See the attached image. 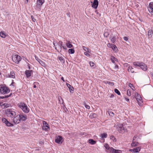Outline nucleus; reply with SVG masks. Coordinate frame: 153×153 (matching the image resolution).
Wrapping results in <instances>:
<instances>
[{
  "label": "nucleus",
  "mask_w": 153,
  "mask_h": 153,
  "mask_svg": "<svg viewBox=\"0 0 153 153\" xmlns=\"http://www.w3.org/2000/svg\"><path fill=\"white\" fill-rule=\"evenodd\" d=\"M10 90L6 85H0V94H5L8 93Z\"/></svg>",
  "instance_id": "1"
},
{
  "label": "nucleus",
  "mask_w": 153,
  "mask_h": 153,
  "mask_svg": "<svg viewBox=\"0 0 153 153\" xmlns=\"http://www.w3.org/2000/svg\"><path fill=\"white\" fill-rule=\"evenodd\" d=\"M17 105L22 109L24 112L27 113L29 112V109L24 102H19L17 104Z\"/></svg>",
  "instance_id": "2"
},
{
  "label": "nucleus",
  "mask_w": 153,
  "mask_h": 153,
  "mask_svg": "<svg viewBox=\"0 0 153 153\" xmlns=\"http://www.w3.org/2000/svg\"><path fill=\"white\" fill-rule=\"evenodd\" d=\"M133 64L135 66L140 67L144 71H146L147 70L146 66L143 63L139 62H133Z\"/></svg>",
  "instance_id": "3"
},
{
  "label": "nucleus",
  "mask_w": 153,
  "mask_h": 153,
  "mask_svg": "<svg viewBox=\"0 0 153 153\" xmlns=\"http://www.w3.org/2000/svg\"><path fill=\"white\" fill-rule=\"evenodd\" d=\"M117 129L120 133H123L127 131V129L125 128L121 124H117Z\"/></svg>",
  "instance_id": "4"
},
{
  "label": "nucleus",
  "mask_w": 153,
  "mask_h": 153,
  "mask_svg": "<svg viewBox=\"0 0 153 153\" xmlns=\"http://www.w3.org/2000/svg\"><path fill=\"white\" fill-rule=\"evenodd\" d=\"M12 58L13 61L17 64L19 63L22 59L21 57L17 54L13 55Z\"/></svg>",
  "instance_id": "5"
},
{
  "label": "nucleus",
  "mask_w": 153,
  "mask_h": 153,
  "mask_svg": "<svg viewBox=\"0 0 153 153\" xmlns=\"http://www.w3.org/2000/svg\"><path fill=\"white\" fill-rule=\"evenodd\" d=\"M6 114L8 116L13 118L16 115L15 112L11 109H7L5 111Z\"/></svg>",
  "instance_id": "6"
},
{
  "label": "nucleus",
  "mask_w": 153,
  "mask_h": 153,
  "mask_svg": "<svg viewBox=\"0 0 153 153\" xmlns=\"http://www.w3.org/2000/svg\"><path fill=\"white\" fill-rule=\"evenodd\" d=\"M133 97H135L136 98L138 104L140 105H141L142 103V98L140 95L138 94L137 92H135Z\"/></svg>",
  "instance_id": "7"
},
{
  "label": "nucleus",
  "mask_w": 153,
  "mask_h": 153,
  "mask_svg": "<svg viewBox=\"0 0 153 153\" xmlns=\"http://www.w3.org/2000/svg\"><path fill=\"white\" fill-rule=\"evenodd\" d=\"M2 122L5 123L6 126H13L14 125L12 123H10L9 121H8L5 118H3L2 119Z\"/></svg>",
  "instance_id": "8"
},
{
  "label": "nucleus",
  "mask_w": 153,
  "mask_h": 153,
  "mask_svg": "<svg viewBox=\"0 0 153 153\" xmlns=\"http://www.w3.org/2000/svg\"><path fill=\"white\" fill-rule=\"evenodd\" d=\"M44 2V0H37L36 2V7L39 9H40Z\"/></svg>",
  "instance_id": "9"
},
{
  "label": "nucleus",
  "mask_w": 153,
  "mask_h": 153,
  "mask_svg": "<svg viewBox=\"0 0 153 153\" xmlns=\"http://www.w3.org/2000/svg\"><path fill=\"white\" fill-rule=\"evenodd\" d=\"M148 9L149 13L153 15V2H151L149 4Z\"/></svg>",
  "instance_id": "10"
},
{
  "label": "nucleus",
  "mask_w": 153,
  "mask_h": 153,
  "mask_svg": "<svg viewBox=\"0 0 153 153\" xmlns=\"http://www.w3.org/2000/svg\"><path fill=\"white\" fill-rule=\"evenodd\" d=\"M43 126L42 127L43 130L45 131H48V129L49 128L48 124L45 121H43Z\"/></svg>",
  "instance_id": "11"
},
{
  "label": "nucleus",
  "mask_w": 153,
  "mask_h": 153,
  "mask_svg": "<svg viewBox=\"0 0 153 153\" xmlns=\"http://www.w3.org/2000/svg\"><path fill=\"white\" fill-rule=\"evenodd\" d=\"M15 74L13 71H10V74H8L5 75V76L7 77H11L13 78H15Z\"/></svg>",
  "instance_id": "12"
},
{
  "label": "nucleus",
  "mask_w": 153,
  "mask_h": 153,
  "mask_svg": "<svg viewBox=\"0 0 153 153\" xmlns=\"http://www.w3.org/2000/svg\"><path fill=\"white\" fill-rule=\"evenodd\" d=\"M55 141L57 143L61 144L62 142V136H58L56 139Z\"/></svg>",
  "instance_id": "13"
},
{
  "label": "nucleus",
  "mask_w": 153,
  "mask_h": 153,
  "mask_svg": "<svg viewBox=\"0 0 153 153\" xmlns=\"http://www.w3.org/2000/svg\"><path fill=\"white\" fill-rule=\"evenodd\" d=\"M98 5V1L97 0H94L92 4V7L96 9Z\"/></svg>",
  "instance_id": "14"
},
{
  "label": "nucleus",
  "mask_w": 153,
  "mask_h": 153,
  "mask_svg": "<svg viewBox=\"0 0 153 153\" xmlns=\"http://www.w3.org/2000/svg\"><path fill=\"white\" fill-rule=\"evenodd\" d=\"M20 120L18 116L14 117L13 119V121L15 124H18L20 122Z\"/></svg>",
  "instance_id": "15"
},
{
  "label": "nucleus",
  "mask_w": 153,
  "mask_h": 153,
  "mask_svg": "<svg viewBox=\"0 0 153 153\" xmlns=\"http://www.w3.org/2000/svg\"><path fill=\"white\" fill-rule=\"evenodd\" d=\"M19 117L20 120L25 121L27 119L26 115H24L22 114H19Z\"/></svg>",
  "instance_id": "16"
},
{
  "label": "nucleus",
  "mask_w": 153,
  "mask_h": 153,
  "mask_svg": "<svg viewBox=\"0 0 153 153\" xmlns=\"http://www.w3.org/2000/svg\"><path fill=\"white\" fill-rule=\"evenodd\" d=\"M140 147H138L133 149H130L129 151L133 152H138L140 151Z\"/></svg>",
  "instance_id": "17"
},
{
  "label": "nucleus",
  "mask_w": 153,
  "mask_h": 153,
  "mask_svg": "<svg viewBox=\"0 0 153 153\" xmlns=\"http://www.w3.org/2000/svg\"><path fill=\"white\" fill-rule=\"evenodd\" d=\"M35 57L36 60L39 62L40 64L42 65V66H44L45 65V63L44 62L42 61L40 59H39L37 56H35Z\"/></svg>",
  "instance_id": "18"
},
{
  "label": "nucleus",
  "mask_w": 153,
  "mask_h": 153,
  "mask_svg": "<svg viewBox=\"0 0 153 153\" xmlns=\"http://www.w3.org/2000/svg\"><path fill=\"white\" fill-rule=\"evenodd\" d=\"M65 45L68 48H71L73 47V45L71 44V42L69 41H66Z\"/></svg>",
  "instance_id": "19"
},
{
  "label": "nucleus",
  "mask_w": 153,
  "mask_h": 153,
  "mask_svg": "<svg viewBox=\"0 0 153 153\" xmlns=\"http://www.w3.org/2000/svg\"><path fill=\"white\" fill-rule=\"evenodd\" d=\"M149 38H152L153 36V30H149L148 31Z\"/></svg>",
  "instance_id": "20"
},
{
  "label": "nucleus",
  "mask_w": 153,
  "mask_h": 153,
  "mask_svg": "<svg viewBox=\"0 0 153 153\" xmlns=\"http://www.w3.org/2000/svg\"><path fill=\"white\" fill-rule=\"evenodd\" d=\"M65 57L64 56H58V59L62 63H64L65 62Z\"/></svg>",
  "instance_id": "21"
},
{
  "label": "nucleus",
  "mask_w": 153,
  "mask_h": 153,
  "mask_svg": "<svg viewBox=\"0 0 153 153\" xmlns=\"http://www.w3.org/2000/svg\"><path fill=\"white\" fill-rule=\"evenodd\" d=\"M32 71V70H26L25 74L27 77L28 78L31 76V73Z\"/></svg>",
  "instance_id": "22"
},
{
  "label": "nucleus",
  "mask_w": 153,
  "mask_h": 153,
  "mask_svg": "<svg viewBox=\"0 0 153 153\" xmlns=\"http://www.w3.org/2000/svg\"><path fill=\"white\" fill-rule=\"evenodd\" d=\"M100 137L102 138H106L107 137V134L106 133L101 134Z\"/></svg>",
  "instance_id": "23"
},
{
  "label": "nucleus",
  "mask_w": 153,
  "mask_h": 153,
  "mask_svg": "<svg viewBox=\"0 0 153 153\" xmlns=\"http://www.w3.org/2000/svg\"><path fill=\"white\" fill-rule=\"evenodd\" d=\"M108 47L111 48L114 51L115 50V45L113 44L108 43L107 45Z\"/></svg>",
  "instance_id": "24"
},
{
  "label": "nucleus",
  "mask_w": 153,
  "mask_h": 153,
  "mask_svg": "<svg viewBox=\"0 0 153 153\" xmlns=\"http://www.w3.org/2000/svg\"><path fill=\"white\" fill-rule=\"evenodd\" d=\"M128 70L129 72H131V73H133L134 72L133 68L131 66L128 67Z\"/></svg>",
  "instance_id": "25"
},
{
  "label": "nucleus",
  "mask_w": 153,
  "mask_h": 153,
  "mask_svg": "<svg viewBox=\"0 0 153 153\" xmlns=\"http://www.w3.org/2000/svg\"><path fill=\"white\" fill-rule=\"evenodd\" d=\"M13 95L12 93H10L9 95H5L4 96L0 97V99H4L10 97L11 96Z\"/></svg>",
  "instance_id": "26"
},
{
  "label": "nucleus",
  "mask_w": 153,
  "mask_h": 153,
  "mask_svg": "<svg viewBox=\"0 0 153 153\" xmlns=\"http://www.w3.org/2000/svg\"><path fill=\"white\" fill-rule=\"evenodd\" d=\"M89 143L92 145H94L95 144L96 141L94 140L93 139H90L88 140Z\"/></svg>",
  "instance_id": "27"
},
{
  "label": "nucleus",
  "mask_w": 153,
  "mask_h": 153,
  "mask_svg": "<svg viewBox=\"0 0 153 153\" xmlns=\"http://www.w3.org/2000/svg\"><path fill=\"white\" fill-rule=\"evenodd\" d=\"M0 36L2 38H4L6 37V35L4 32L1 31L0 32Z\"/></svg>",
  "instance_id": "28"
},
{
  "label": "nucleus",
  "mask_w": 153,
  "mask_h": 153,
  "mask_svg": "<svg viewBox=\"0 0 153 153\" xmlns=\"http://www.w3.org/2000/svg\"><path fill=\"white\" fill-rule=\"evenodd\" d=\"M138 144V142L133 141L132 143H131V145L132 146L134 147L137 146V144Z\"/></svg>",
  "instance_id": "29"
},
{
  "label": "nucleus",
  "mask_w": 153,
  "mask_h": 153,
  "mask_svg": "<svg viewBox=\"0 0 153 153\" xmlns=\"http://www.w3.org/2000/svg\"><path fill=\"white\" fill-rule=\"evenodd\" d=\"M109 114L110 116L113 117L114 115V112L112 111V110H109L108 111Z\"/></svg>",
  "instance_id": "30"
},
{
  "label": "nucleus",
  "mask_w": 153,
  "mask_h": 153,
  "mask_svg": "<svg viewBox=\"0 0 153 153\" xmlns=\"http://www.w3.org/2000/svg\"><path fill=\"white\" fill-rule=\"evenodd\" d=\"M82 48L83 50H84V51H85L88 52H90V50L88 48H86L85 46H83L82 47Z\"/></svg>",
  "instance_id": "31"
},
{
  "label": "nucleus",
  "mask_w": 153,
  "mask_h": 153,
  "mask_svg": "<svg viewBox=\"0 0 153 153\" xmlns=\"http://www.w3.org/2000/svg\"><path fill=\"white\" fill-rule=\"evenodd\" d=\"M68 52L70 53L73 54L74 53V50L73 48L70 49L68 50Z\"/></svg>",
  "instance_id": "32"
},
{
  "label": "nucleus",
  "mask_w": 153,
  "mask_h": 153,
  "mask_svg": "<svg viewBox=\"0 0 153 153\" xmlns=\"http://www.w3.org/2000/svg\"><path fill=\"white\" fill-rule=\"evenodd\" d=\"M109 151L111 153H115V149L112 147L109 148Z\"/></svg>",
  "instance_id": "33"
},
{
  "label": "nucleus",
  "mask_w": 153,
  "mask_h": 153,
  "mask_svg": "<svg viewBox=\"0 0 153 153\" xmlns=\"http://www.w3.org/2000/svg\"><path fill=\"white\" fill-rule=\"evenodd\" d=\"M68 88H69L70 92L73 93L74 90L73 87L71 85V86L68 87Z\"/></svg>",
  "instance_id": "34"
},
{
  "label": "nucleus",
  "mask_w": 153,
  "mask_h": 153,
  "mask_svg": "<svg viewBox=\"0 0 153 153\" xmlns=\"http://www.w3.org/2000/svg\"><path fill=\"white\" fill-rule=\"evenodd\" d=\"M62 46H59L58 49L57 50V51L59 52H60L62 51ZM55 49L57 50V48L55 47Z\"/></svg>",
  "instance_id": "35"
},
{
  "label": "nucleus",
  "mask_w": 153,
  "mask_h": 153,
  "mask_svg": "<svg viewBox=\"0 0 153 153\" xmlns=\"http://www.w3.org/2000/svg\"><path fill=\"white\" fill-rule=\"evenodd\" d=\"M109 34V33L108 32H106L104 33V36L105 37H107L108 36Z\"/></svg>",
  "instance_id": "36"
},
{
  "label": "nucleus",
  "mask_w": 153,
  "mask_h": 153,
  "mask_svg": "<svg viewBox=\"0 0 153 153\" xmlns=\"http://www.w3.org/2000/svg\"><path fill=\"white\" fill-rule=\"evenodd\" d=\"M104 146H105V148L106 149H109L110 147H109V146L108 145V144H107V143L105 144Z\"/></svg>",
  "instance_id": "37"
},
{
  "label": "nucleus",
  "mask_w": 153,
  "mask_h": 153,
  "mask_svg": "<svg viewBox=\"0 0 153 153\" xmlns=\"http://www.w3.org/2000/svg\"><path fill=\"white\" fill-rule=\"evenodd\" d=\"M115 93H116V94H117L118 95H120V92L117 89H116L115 88Z\"/></svg>",
  "instance_id": "38"
},
{
  "label": "nucleus",
  "mask_w": 153,
  "mask_h": 153,
  "mask_svg": "<svg viewBox=\"0 0 153 153\" xmlns=\"http://www.w3.org/2000/svg\"><path fill=\"white\" fill-rule=\"evenodd\" d=\"M10 104H7V103H4L3 104V105H4L5 107L7 108L10 106Z\"/></svg>",
  "instance_id": "39"
},
{
  "label": "nucleus",
  "mask_w": 153,
  "mask_h": 153,
  "mask_svg": "<svg viewBox=\"0 0 153 153\" xmlns=\"http://www.w3.org/2000/svg\"><path fill=\"white\" fill-rule=\"evenodd\" d=\"M89 64L91 66L93 67L94 66V63L92 61H90L89 62Z\"/></svg>",
  "instance_id": "40"
},
{
  "label": "nucleus",
  "mask_w": 153,
  "mask_h": 153,
  "mask_svg": "<svg viewBox=\"0 0 153 153\" xmlns=\"http://www.w3.org/2000/svg\"><path fill=\"white\" fill-rule=\"evenodd\" d=\"M127 95L128 96H131V91L130 90H127Z\"/></svg>",
  "instance_id": "41"
},
{
  "label": "nucleus",
  "mask_w": 153,
  "mask_h": 153,
  "mask_svg": "<svg viewBox=\"0 0 153 153\" xmlns=\"http://www.w3.org/2000/svg\"><path fill=\"white\" fill-rule=\"evenodd\" d=\"M115 70H116L117 71H118L117 70V69H120V68H121L120 67H119L117 65H115Z\"/></svg>",
  "instance_id": "42"
},
{
  "label": "nucleus",
  "mask_w": 153,
  "mask_h": 153,
  "mask_svg": "<svg viewBox=\"0 0 153 153\" xmlns=\"http://www.w3.org/2000/svg\"><path fill=\"white\" fill-rule=\"evenodd\" d=\"M62 41H59V43H58V45H59V46H63V45H62Z\"/></svg>",
  "instance_id": "43"
},
{
  "label": "nucleus",
  "mask_w": 153,
  "mask_h": 153,
  "mask_svg": "<svg viewBox=\"0 0 153 153\" xmlns=\"http://www.w3.org/2000/svg\"><path fill=\"white\" fill-rule=\"evenodd\" d=\"M107 83L111 85H114V83L113 82L110 81H107Z\"/></svg>",
  "instance_id": "44"
},
{
  "label": "nucleus",
  "mask_w": 153,
  "mask_h": 153,
  "mask_svg": "<svg viewBox=\"0 0 153 153\" xmlns=\"http://www.w3.org/2000/svg\"><path fill=\"white\" fill-rule=\"evenodd\" d=\"M111 60L112 62L113 63H115V57L114 56H112V57L111 58Z\"/></svg>",
  "instance_id": "45"
},
{
  "label": "nucleus",
  "mask_w": 153,
  "mask_h": 153,
  "mask_svg": "<svg viewBox=\"0 0 153 153\" xmlns=\"http://www.w3.org/2000/svg\"><path fill=\"white\" fill-rule=\"evenodd\" d=\"M121 150L115 149V153H121Z\"/></svg>",
  "instance_id": "46"
},
{
  "label": "nucleus",
  "mask_w": 153,
  "mask_h": 153,
  "mask_svg": "<svg viewBox=\"0 0 153 153\" xmlns=\"http://www.w3.org/2000/svg\"><path fill=\"white\" fill-rule=\"evenodd\" d=\"M31 19H32V20L33 21V22H35L36 20V19H34V17H33V16L32 15L31 16Z\"/></svg>",
  "instance_id": "47"
},
{
  "label": "nucleus",
  "mask_w": 153,
  "mask_h": 153,
  "mask_svg": "<svg viewBox=\"0 0 153 153\" xmlns=\"http://www.w3.org/2000/svg\"><path fill=\"white\" fill-rule=\"evenodd\" d=\"M84 54L86 56H88V57L90 56V55L89 53H88L87 52H84Z\"/></svg>",
  "instance_id": "48"
},
{
  "label": "nucleus",
  "mask_w": 153,
  "mask_h": 153,
  "mask_svg": "<svg viewBox=\"0 0 153 153\" xmlns=\"http://www.w3.org/2000/svg\"><path fill=\"white\" fill-rule=\"evenodd\" d=\"M85 107L86 108H87L88 109H90V107L88 105L85 104Z\"/></svg>",
  "instance_id": "49"
},
{
  "label": "nucleus",
  "mask_w": 153,
  "mask_h": 153,
  "mask_svg": "<svg viewBox=\"0 0 153 153\" xmlns=\"http://www.w3.org/2000/svg\"><path fill=\"white\" fill-rule=\"evenodd\" d=\"M123 39L126 41H127L128 39V38L126 36H125L123 37Z\"/></svg>",
  "instance_id": "50"
},
{
  "label": "nucleus",
  "mask_w": 153,
  "mask_h": 153,
  "mask_svg": "<svg viewBox=\"0 0 153 153\" xmlns=\"http://www.w3.org/2000/svg\"><path fill=\"white\" fill-rule=\"evenodd\" d=\"M124 98L125 100H126V101H128V102L129 101V99L127 98L126 97H124Z\"/></svg>",
  "instance_id": "51"
},
{
  "label": "nucleus",
  "mask_w": 153,
  "mask_h": 153,
  "mask_svg": "<svg viewBox=\"0 0 153 153\" xmlns=\"http://www.w3.org/2000/svg\"><path fill=\"white\" fill-rule=\"evenodd\" d=\"M44 143V141H40L39 142V143L42 145Z\"/></svg>",
  "instance_id": "52"
},
{
  "label": "nucleus",
  "mask_w": 153,
  "mask_h": 153,
  "mask_svg": "<svg viewBox=\"0 0 153 153\" xmlns=\"http://www.w3.org/2000/svg\"><path fill=\"white\" fill-rule=\"evenodd\" d=\"M62 48H63V49L64 50H66L67 49V48H66V46H62Z\"/></svg>",
  "instance_id": "53"
},
{
  "label": "nucleus",
  "mask_w": 153,
  "mask_h": 153,
  "mask_svg": "<svg viewBox=\"0 0 153 153\" xmlns=\"http://www.w3.org/2000/svg\"><path fill=\"white\" fill-rule=\"evenodd\" d=\"M67 86L68 87L71 86V85L69 84L66 83V84Z\"/></svg>",
  "instance_id": "54"
},
{
  "label": "nucleus",
  "mask_w": 153,
  "mask_h": 153,
  "mask_svg": "<svg viewBox=\"0 0 153 153\" xmlns=\"http://www.w3.org/2000/svg\"><path fill=\"white\" fill-rule=\"evenodd\" d=\"M137 138V137L134 136L133 138V140H135V139Z\"/></svg>",
  "instance_id": "55"
},
{
  "label": "nucleus",
  "mask_w": 153,
  "mask_h": 153,
  "mask_svg": "<svg viewBox=\"0 0 153 153\" xmlns=\"http://www.w3.org/2000/svg\"><path fill=\"white\" fill-rule=\"evenodd\" d=\"M61 79L63 81V82H65V80H64V78L63 77H62L61 78Z\"/></svg>",
  "instance_id": "56"
},
{
  "label": "nucleus",
  "mask_w": 153,
  "mask_h": 153,
  "mask_svg": "<svg viewBox=\"0 0 153 153\" xmlns=\"http://www.w3.org/2000/svg\"><path fill=\"white\" fill-rule=\"evenodd\" d=\"M129 86L131 87V86H133L131 84H129Z\"/></svg>",
  "instance_id": "57"
},
{
  "label": "nucleus",
  "mask_w": 153,
  "mask_h": 153,
  "mask_svg": "<svg viewBox=\"0 0 153 153\" xmlns=\"http://www.w3.org/2000/svg\"><path fill=\"white\" fill-rule=\"evenodd\" d=\"M114 96V95L113 94H112L111 95L110 97L112 98V97H113Z\"/></svg>",
  "instance_id": "58"
},
{
  "label": "nucleus",
  "mask_w": 153,
  "mask_h": 153,
  "mask_svg": "<svg viewBox=\"0 0 153 153\" xmlns=\"http://www.w3.org/2000/svg\"><path fill=\"white\" fill-rule=\"evenodd\" d=\"M36 88V86L35 85H33V88Z\"/></svg>",
  "instance_id": "59"
},
{
  "label": "nucleus",
  "mask_w": 153,
  "mask_h": 153,
  "mask_svg": "<svg viewBox=\"0 0 153 153\" xmlns=\"http://www.w3.org/2000/svg\"><path fill=\"white\" fill-rule=\"evenodd\" d=\"M30 64H28V68L29 69H30Z\"/></svg>",
  "instance_id": "60"
},
{
  "label": "nucleus",
  "mask_w": 153,
  "mask_h": 153,
  "mask_svg": "<svg viewBox=\"0 0 153 153\" xmlns=\"http://www.w3.org/2000/svg\"><path fill=\"white\" fill-rule=\"evenodd\" d=\"M26 1H27V2H28V0H26Z\"/></svg>",
  "instance_id": "61"
},
{
  "label": "nucleus",
  "mask_w": 153,
  "mask_h": 153,
  "mask_svg": "<svg viewBox=\"0 0 153 153\" xmlns=\"http://www.w3.org/2000/svg\"><path fill=\"white\" fill-rule=\"evenodd\" d=\"M53 45H54V46H55V43H54V42H53Z\"/></svg>",
  "instance_id": "62"
},
{
  "label": "nucleus",
  "mask_w": 153,
  "mask_h": 153,
  "mask_svg": "<svg viewBox=\"0 0 153 153\" xmlns=\"http://www.w3.org/2000/svg\"><path fill=\"white\" fill-rule=\"evenodd\" d=\"M115 61H116L117 60V59H116V58H115Z\"/></svg>",
  "instance_id": "63"
},
{
  "label": "nucleus",
  "mask_w": 153,
  "mask_h": 153,
  "mask_svg": "<svg viewBox=\"0 0 153 153\" xmlns=\"http://www.w3.org/2000/svg\"><path fill=\"white\" fill-rule=\"evenodd\" d=\"M68 15H69V14H70V13H68Z\"/></svg>",
  "instance_id": "64"
}]
</instances>
